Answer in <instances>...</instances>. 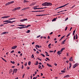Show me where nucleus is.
I'll return each instance as SVG.
<instances>
[{"label":"nucleus","mask_w":79,"mask_h":79,"mask_svg":"<svg viewBox=\"0 0 79 79\" xmlns=\"http://www.w3.org/2000/svg\"><path fill=\"white\" fill-rule=\"evenodd\" d=\"M24 65H25V66H27V62H26V63Z\"/></svg>","instance_id":"obj_53"},{"label":"nucleus","mask_w":79,"mask_h":79,"mask_svg":"<svg viewBox=\"0 0 79 79\" xmlns=\"http://www.w3.org/2000/svg\"><path fill=\"white\" fill-rule=\"evenodd\" d=\"M49 52L50 53H52V52H53V51H50Z\"/></svg>","instance_id":"obj_44"},{"label":"nucleus","mask_w":79,"mask_h":79,"mask_svg":"<svg viewBox=\"0 0 79 79\" xmlns=\"http://www.w3.org/2000/svg\"><path fill=\"white\" fill-rule=\"evenodd\" d=\"M17 8H15L14 9H13V10H14V11H15L16 10H17Z\"/></svg>","instance_id":"obj_35"},{"label":"nucleus","mask_w":79,"mask_h":79,"mask_svg":"<svg viewBox=\"0 0 79 79\" xmlns=\"http://www.w3.org/2000/svg\"><path fill=\"white\" fill-rule=\"evenodd\" d=\"M69 60L70 61H73V57H71L70 59H69Z\"/></svg>","instance_id":"obj_17"},{"label":"nucleus","mask_w":79,"mask_h":79,"mask_svg":"<svg viewBox=\"0 0 79 79\" xmlns=\"http://www.w3.org/2000/svg\"><path fill=\"white\" fill-rule=\"evenodd\" d=\"M24 76H25V74H24L23 75V77H22L23 78H24Z\"/></svg>","instance_id":"obj_52"},{"label":"nucleus","mask_w":79,"mask_h":79,"mask_svg":"<svg viewBox=\"0 0 79 79\" xmlns=\"http://www.w3.org/2000/svg\"><path fill=\"white\" fill-rule=\"evenodd\" d=\"M10 4V3H9V2L8 3H7L6 4V6L7 5H9Z\"/></svg>","instance_id":"obj_23"},{"label":"nucleus","mask_w":79,"mask_h":79,"mask_svg":"<svg viewBox=\"0 0 79 79\" xmlns=\"http://www.w3.org/2000/svg\"><path fill=\"white\" fill-rule=\"evenodd\" d=\"M75 39H76V35H74V40H75Z\"/></svg>","instance_id":"obj_49"},{"label":"nucleus","mask_w":79,"mask_h":79,"mask_svg":"<svg viewBox=\"0 0 79 79\" xmlns=\"http://www.w3.org/2000/svg\"><path fill=\"white\" fill-rule=\"evenodd\" d=\"M20 8H21L20 7H18L17 8V10H19V9H20Z\"/></svg>","instance_id":"obj_38"},{"label":"nucleus","mask_w":79,"mask_h":79,"mask_svg":"<svg viewBox=\"0 0 79 79\" xmlns=\"http://www.w3.org/2000/svg\"><path fill=\"white\" fill-rule=\"evenodd\" d=\"M71 68V63H69V68Z\"/></svg>","instance_id":"obj_22"},{"label":"nucleus","mask_w":79,"mask_h":79,"mask_svg":"<svg viewBox=\"0 0 79 79\" xmlns=\"http://www.w3.org/2000/svg\"><path fill=\"white\" fill-rule=\"evenodd\" d=\"M19 26H24V25H19Z\"/></svg>","instance_id":"obj_31"},{"label":"nucleus","mask_w":79,"mask_h":79,"mask_svg":"<svg viewBox=\"0 0 79 79\" xmlns=\"http://www.w3.org/2000/svg\"><path fill=\"white\" fill-rule=\"evenodd\" d=\"M69 77V75H68L64 77V78H65V77Z\"/></svg>","instance_id":"obj_16"},{"label":"nucleus","mask_w":79,"mask_h":79,"mask_svg":"<svg viewBox=\"0 0 79 79\" xmlns=\"http://www.w3.org/2000/svg\"><path fill=\"white\" fill-rule=\"evenodd\" d=\"M14 22H16V21L11 22L10 20H5L3 21V23H11V24H12V23H14Z\"/></svg>","instance_id":"obj_2"},{"label":"nucleus","mask_w":79,"mask_h":79,"mask_svg":"<svg viewBox=\"0 0 79 79\" xmlns=\"http://www.w3.org/2000/svg\"><path fill=\"white\" fill-rule=\"evenodd\" d=\"M35 43L34 42H33L31 44H32V45H33V44H34Z\"/></svg>","instance_id":"obj_62"},{"label":"nucleus","mask_w":79,"mask_h":79,"mask_svg":"<svg viewBox=\"0 0 79 79\" xmlns=\"http://www.w3.org/2000/svg\"><path fill=\"white\" fill-rule=\"evenodd\" d=\"M9 17H10V16H5L4 17H3L1 18L2 19H4L5 18H9Z\"/></svg>","instance_id":"obj_6"},{"label":"nucleus","mask_w":79,"mask_h":79,"mask_svg":"<svg viewBox=\"0 0 79 79\" xmlns=\"http://www.w3.org/2000/svg\"><path fill=\"white\" fill-rule=\"evenodd\" d=\"M45 15H40V16H44Z\"/></svg>","instance_id":"obj_50"},{"label":"nucleus","mask_w":79,"mask_h":79,"mask_svg":"<svg viewBox=\"0 0 79 79\" xmlns=\"http://www.w3.org/2000/svg\"><path fill=\"white\" fill-rule=\"evenodd\" d=\"M52 34H53L52 32L50 33V35H51Z\"/></svg>","instance_id":"obj_61"},{"label":"nucleus","mask_w":79,"mask_h":79,"mask_svg":"<svg viewBox=\"0 0 79 79\" xmlns=\"http://www.w3.org/2000/svg\"><path fill=\"white\" fill-rule=\"evenodd\" d=\"M33 9L34 10H38V8H37L36 6H35L33 7Z\"/></svg>","instance_id":"obj_11"},{"label":"nucleus","mask_w":79,"mask_h":79,"mask_svg":"<svg viewBox=\"0 0 79 79\" xmlns=\"http://www.w3.org/2000/svg\"><path fill=\"white\" fill-rule=\"evenodd\" d=\"M31 61H29L28 62V65H31Z\"/></svg>","instance_id":"obj_24"},{"label":"nucleus","mask_w":79,"mask_h":79,"mask_svg":"<svg viewBox=\"0 0 79 79\" xmlns=\"http://www.w3.org/2000/svg\"><path fill=\"white\" fill-rule=\"evenodd\" d=\"M39 64V62H38V61H36L35 62V65H38Z\"/></svg>","instance_id":"obj_18"},{"label":"nucleus","mask_w":79,"mask_h":79,"mask_svg":"<svg viewBox=\"0 0 79 79\" xmlns=\"http://www.w3.org/2000/svg\"><path fill=\"white\" fill-rule=\"evenodd\" d=\"M40 37V35H39L38 36H37V38H39V37Z\"/></svg>","instance_id":"obj_47"},{"label":"nucleus","mask_w":79,"mask_h":79,"mask_svg":"<svg viewBox=\"0 0 79 79\" xmlns=\"http://www.w3.org/2000/svg\"><path fill=\"white\" fill-rule=\"evenodd\" d=\"M76 39H77L78 36H77V34H76Z\"/></svg>","instance_id":"obj_40"},{"label":"nucleus","mask_w":79,"mask_h":79,"mask_svg":"<svg viewBox=\"0 0 79 79\" xmlns=\"http://www.w3.org/2000/svg\"><path fill=\"white\" fill-rule=\"evenodd\" d=\"M36 53H37V54H39V52H38V51H37V52H36Z\"/></svg>","instance_id":"obj_54"},{"label":"nucleus","mask_w":79,"mask_h":79,"mask_svg":"<svg viewBox=\"0 0 79 79\" xmlns=\"http://www.w3.org/2000/svg\"><path fill=\"white\" fill-rule=\"evenodd\" d=\"M35 47H38V48H40V46L39 45H36L35 46Z\"/></svg>","instance_id":"obj_19"},{"label":"nucleus","mask_w":79,"mask_h":79,"mask_svg":"<svg viewBox=\"0 0 79 79\" xmlns=\"http://www.w3.org/2000/svg\"><path fill=\"white\" fill-rule=\"evenodd\" d=\"M31 32L30 30H28L27 31H26V32H27V33H29V32Z\"/></svg>","instance_id":"obj_21"},{"label":"nucleus","mask_w":79,"mask_h":79,"mask_svg":"<svg viewBox=\"0 0 79 79\" xmlns=\"http://www.w3.org/2000/svg\"><path fill=\"white\" fill-rule=\"evenodd\" d=\"M41 9H44L43 8H38V10H41Z\"/></svg>","instance_id":"obj_36"},{"label":"nucleus","mask_w":79,"mask_h":79,"mask_svg":"<svg viewBox=\"0 0 79 79\" xmlns=\"http://www.w3.org/2000/svg\"><path fill=\"white\" fill-rule=\"evenodd\" d=\"M69 53H67V56H69Z\"/></svg>","instance_id":"obj_43"},{"label":"nucleus","mask_w":79,"mask_h":79,"mask_svg":"<svg viewBox=\"0 0 79 79\" xmlns=\"http://www.w3.org/2000/svg\"><path fill=\"white\" fill-rule=\"evenodd\" d=\"M51 45V44H50L48 45V47H50Z\"/></svg>","instance_id":"obj_63"},{"label":"nucleus","mask_w":79,"mask_h":79,"mask_svg":"<svg viewBox=\"0 0 79 79\" xmlns=\"http://www.w3.org/2000/svg\"><path fill=\"white\" fill-rule=\"evenodd\" d=\"M44 10H39L38 11V12H41L42 11H44Z\"/></svg>","instance_id":"obj_41"},{"label":"nucleus","mask_w":79,"mask_h":79,"mask_svg":"<svg viewBox=\"0 0 79 79\" xmlns=\"http://www.w3.org/2000/svg\"><path fill=\"white\" fill-rule=\"evenodd\" d=\"M40 55H42V56H43L44 57H45V55H44V54L42 53H41Z\"/></svg>","instance_id":"obj_26"},{"label":"nucleus","mask_w":79,"mask_h":79,"mask_svg":"<svg viewBox=\"0 0 79 79\" xmlns=\"http://www.w3.org/2000/svg\"><path fill=\"white\" fill-rule=\"evenodd\" d=\"M68 19V18H67L66 19H65V21H67Z\"/></svg>","instance_id":"obj_59"},{"label":"nucleus","mask_w":79,"mask_h":79,"mask_svg":"<svg viewBox=\"0 0 79 79\" xmlns=\"http://www.w3.org/2000/svg\"><path fill=\"white\" fill-rule=\"evenodd\" d=\"M65 50V48H62L60 51V52H62L63 50Z\"/></svg>","instance_id":"obj_9"},{"label":"nucleus","mask_w":79,"mask_h":79,"mask_svg":"<svg viewBox=\"0 0 79 79\" xmlns=\"http://www.w3.org/2000/svg\"><path fill=\"white\" fill-rule=\"evenodd\" d=\"M4 26V25L1 24L0 25V27H2V26Z\"/></svg>","instance_id":"obj_57"},{"label":"nucleus","mask_w":79,"mask_h":79,"mask_svg":"<svg viewBox=\"0 0 79 79\" xmlns=\"http://www.w3.org/2000/svg\"><path fill=\"white\" fill-rule=\"evenodd\" d=\"M17 71H18V69H14L13 70V73H12V74H14L15 73H16L17 72Z\"/></svg>","instance_id":"obj_4"},{"label":"nucleus","mask_w":79,"mask_h":79,"mask_svg":"<svg viewBox=\"0 0 79 79\" xmlns=\"http://www.w3.org/2000/svg\"><path fill=\"white\" fill-rule=\"evenodd\" d=\"M65 37V35L63 36L62 37H61V39H62L63 38H64Z\"/></svg>","instance_id":"obj_42"},{"label":"nucleus","mask_w":79,"mask_h":79,"mask_svg":"<svg viewBox=\"0 0 79 79\" xmlns=\"http://www.w3.org/2000/svg\"><path fill=\"white\" fill-rule=\"evenodd\" d=\"M33 79H36V78H35V77H34L33 78Z\"/></svg>","instance_id":"obj_64"},{"label":"nucleus","mask_w":79,"mask_h":79,"mask_svg":"<svg viewBox=\"0 0 79 79\" xmlns=\"http://www.w3.org/2000/svg\"><path fill=\"white\" fill-rule=\"evenodd\" d=\"M17 48V46H15L12 47V49H15V48Z\"/></svg>","instance_id":"obj_7"},{"label":"nucleus","mask_w":79,"mask_h":79,"mask_svg":"<svg viewBox=\"0 0 79 79\" xmlns=\"http://www.w3.org/2000/svg\"><path fill=\"white\" fill-rule=\"evenodd\" d=\"M15 51H14V50H12V51L11 52H10V53H14V52Z\"/></svg>","instance_id":"obj_37"},{"label":"nucleus","mask_w":79,"mask_h":79,"mask_svg":"<svg viewBox=\"0 0 79 79\" xmlns=\"http://www.w3.org/2000/svg\"><path fill=\"white\" fill-rule=\"evenodd\" d=\"M38 60H40V61H41V59H40V58H39V57H38Z\"/></svg>","instance_id":"obj_48"},{"label":"nucleus","mask_w":79,"mask_h":79,"mask_svg":"<svg viewBox=\"0 0 79 79\" xmlns=\"http://www.w3.org/2000/svg\"><path fill=\"white\" fill-rule=\"evenodd\" d=\"M64 41H63L62 43V44H64Z\"/></svg>","instance_id":"obj_51"},{"label":"nucleus","mask_w":79,"mask_h":79,"mask_svg":"<svg viewBox=\"0 0 79 79\" xmlns=\"http://www.w3.org/2000/svg\"><path fill=\"white\" fill-rule=\"evenodd\" d=\"M48 66H49V67H52V66L50 64H49V65Z\"/></svg>","instance_id":"obj_55"},{"label":"nucleus","mask_w":79,"mask_h":79,"mask_svg":"<svg viewBox=\"0 0 79 79\" xmlns=\"http://www.w3.org/2000/svg\"><path fill=\"white\" fill-rule=\"evenodd\" d=\"M12 72H13V70H12V69H10V73H12Z\"/></svg>","instance_id":"obj_29"},{"label":"nucleus","mask_w":79,"mask_h":79,"mask_svg":"<svg viewBox=\"0 0 79 79\" xmlns=\"http://www.w3.org/2000/svg\"><path fill=\"white\" fill-rule=\"evenodd\" d=\"M77 66V64H75L73 66V68H75L76 66Z\"/></svg>","instance_id":"obj_8"},{"label":"nucleus","mask_w":79,"mask_h":79,"mask_svg":"<svg viewBox=\"0 0 79 79\" xmlns=\"http://www.w3.org/2000/svg\"><path fill=\"white\" fill-rule=\"evenodd\" d=\"M54 64L55 65V66H57V64H56V63H54Z\"/></svg>","instance_id":"obj_56"},{"label":"nucleus","mask_w":79,"mask_h":79,"mask_svg":"<svg viewBox=\"0 0 79 79\" xmlns=\"http://www.w3.org/2000/svg\"><path fill=\"white\" fill-rule=\"evenodd\" d=\"M57 54L58 55H60V54H61V52L60 51H58L57 52Z\"/></svg>","instance_id":"obj_14"},{"label":"nucleus","mask_w":79,"mask_h":79,"mask_svg":"<svg viewBox=\"0 0 79 79\" xmlns=\"http://www.w3.org/2000/svg\"><path fill=\"white\" fill-rule=\"evenodd\" d=\"M18 53H19H19H21V52H20V51H18Z\"/></svg>","instance_id":"obj_58"},{"label":"nucleus","mask_w":79,"mask_h":79,"mask_svg":"<svg viewBox=\"0 0 79 79\" xmlns=\"http://www.w3.org/2000/svg\"><path fill=\"white\" fill-rule=\"evenodd\" d=\"M30 26H31V25H28L27 26V28L28 27H29Z\"/></svg>","instance_id":"obj_39"},{"label":"nucleus","mask_w":79,"mask_h":79,"mask_svg":"<svg viewBox=\"0 0 79 79\" xmlns=\"http://www.w3.org/2000/svg\"><path fill=\"white\" fill-rule=\"evenodd\" d=\"M46 59L48 60V61H50V59L48 58H46Z\"/></svg>","instance_id":"obj_33"},{"label":"nucleus","mask_w":79,"mask_h":79,"mask_svg":"<svg viewBox=\"0 0 79 79\" xmlns=\"http://www.w3.org/2000/svg\"><path fill=\"white\" fill-rule=\"evenodd\" d=\"M61 73H65V71H64V70H61Z\"/></svg>","instance_id":"obj_32"},{"label":"nucleus","mask_w":79,"mask_h":79,"mask_svg":"<svg viewBox=\"0 0 79 79\" xmlns=\"http://www.w3.org/2000/svg\"><path fill=\"white\" fill-rule=\"evenodd\" d=\"M27 8H24L22 9V10H27Z\"/></svg>","instance_id":"obj_28"},{"label":"nucleus","mask_w":79,"mask_h":79,"mask_svg":"<svg viewBox=\"0 0 79 79\" xmlns=\"http://www.w3.org/2000/svg\"><path fill=\"white\" fill-rule=\"evenodd\" d=\"M9 2V4L10 5V4H11L12 3H14V1Z\"/></svg>","instance_id":"obj_13"},{"label":"nucleus","mask_w":79,"mask_h":79,"mask_svg":"<svg viewBox=\"0 0 79 79\" xmlns=\"http://www.w3.org/2000/svg\"><path fill=\"white\" fill-rule=\"evenodd\" d=\"M39 64H40V65H41L42 64V63L41 62L39 63Z\"/></svg>","instance_id":"obj_60"},{"label":"nucleus","mask_w":79,"mask_h":79,"mask_svg":"<svg viewBox=\"0 0 79 79\" xmlns=\"http://www.w3.org/2000/svg\"><path fill=\"white\" fill-rule=\"evenodd\" d=\"M48 39H50V37L49 36H48Z\"/></svg>","instance_id":"obj_45"},{"label":"nucleus","mask_w":79,"mask_h":79,"mask_svg":"<svg viewBox=\"0 0 79 79\" xmlns=\"http://www.w3.org/2000/svg\"><path fill=\"white\" fill-rule=\"evenodd\" d=\"M52 5V4L50 2H45L42 4V5L44 6H51Z\"/></svg>","instance_id":"obj_1"},{"label":"nucleus","mask_w":79,"mask_h":79,"mask_svg":"<svg viewBox=\"0 0 79 79\" xmlns=\"http://www.w3.org/2000/svg\"><path fill=\"white\" fill-rule=\"evenodd\" d=\"M31 58H34V55L33 54H32L31 55Z\"/></svg>","instance_id":"obj_34"},{"label":"nucleus","mask_w":79,"mask_h":79,"mask_svg":"<svg viewBox=\"0 0 79 79\" xmlns=\"http://www.w3.org/2000/svg\"><path fill=\"white\" fill-rule=\"evenodd\" d=\"M67 29H68V27H66L65 29V31H66V30H67Z\"/></svg>","instance_id":"obj_46"},{"label":"nucleus","mask_w":79,"mask_h":79,"mask_svg":"<svg viewBox=\"0 0 79 79\" xmlns=\"http://www.w3.org/2000/svg\"><path fill=\"white\" fill-rule=\"evenodd\" d=\"M27 21V19H25L20 20V22H23V21Z\"/></svg>","instance_id":"obj_5"},{"label":"nucleus","mask_w":79,"mask_h":79,"mask_svg":"<svg viewBox=\"0 0 79 79\" xmlns=\"http://www.w3.org/2000/svg\"><path fill=\"white\" fill-rule=\"evenodd\" d=\"M56 20V18H55L53 19L52 20V21L53 22V21H55Z\"/></svg>","instance_id":"obj_15"},{"label":"nucleus","mask_w":79,"mask_h":79,"mask_svg":"<svg viewBox=\"0 0 79 79\" xmlns=\"http://www.w3.org/2000/svg\"><path fill=\"white\" fill-rule=\"evenodd\" d=\"M23 2L24 3H27V2H29V1H28L26 0H23Z\"/></svg>","instance_id":"obj_12"},{"label":"nucleus","mask_w":79,"mask_h":79,"mask_svg":"<svg viewBox=\"0 0 79 79\" xmlns=\"http://www.w3.org/2000/svg\"><path fill=\"white\" fill-rule=\"evenodd\" d=\"M68 5H69V3H67V4H65L63 6L58 7L56 9V10H57V9H59V8H63V7H64V6H66Z\"/></svg>","instance_id":"obj_3"},{"label":"nucleus","mask_w":79,"mask_h":79,"mask_svg":"<svg viewBox=\"0 0 79 79\" xmlns=\"http://www.w3.org/2000/svg\"><path fill=\"white\" fill-rule=\"evenodd\" d=\"M10 63H12V64H15V61H14L13 62V61H11Z\"/></svg>","instance_id":"obj_25"},{"label":"nucleus","mask_w":79,"mask_h":79,"mask_svg":"<svg viewBox=\"0 0 79 79\" xmlns=\"http://www.w3.org/2000/svg\"><path fill=\"white\" fill-rule=\"evenodd\" d=\"M75 32H76V30H75L74 31H73V35H74V34H75Z\"/></svg>","instance_id":"obj_20"},{"label":"nucleus","mask_w":79,"mask_h":79,"mask_svg":"<svg viewBox=\"0 0 79 79\" xmlns=\"http://www.w3.org/2000/svg\"><path fill=\"white\" fill-rule=\"evenodd\" d=\"M8 33V32H4L2 33L1 34V35H3V34H7Z\"/></svg>","instance_id":"obj_10"},{"label":"nucleus","mask_w":79,"mask_h":79,"mask_svg":"<svg viewBox=\"0 0 79 79\" xmlns=\"http://www.w3.org/2000/svg\"><path fill=\"white\" fill-rule=\"evenodd\" d=\"M21 68L22 69H23V68H24V66L23 65H22V67H21Z\"/></svg>","instance_id":"obj_30"},{"label":"nucleus","mask_w":79,"mask_h":79,"mask_svg":"<svg viewBox=\"0 0 79 79\" xmlns=\"http://www.w3.org/2000/svg\"><path fill=\"white\" fill-rule=\"evenodd\" d=\"M23 27H18V29H23Z\"/></svg>","instance_id":"obj_27"}]
</instances>
